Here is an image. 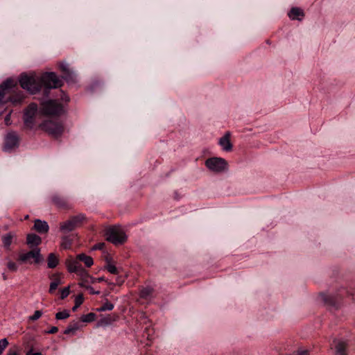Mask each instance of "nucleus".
<instances>
[{
    "mask_svg": "<svg viewBox=\"0 0 355 355\" xmlns=\"http://www.w3.org/2000/svg\"><path fill=\"white\" fill-rule=\"evenodd\" d=\"M105 244L103 243H98L96 245H95L93 248H92V250H102L104 247Z\"/></svg>",
    "mask_w": 355,
    "mask_h": 355,
    "instance_id": "ea45409f",
    "label": "nucleus"
},
{
    "mask_svg": "<svg viewBox=\"0 0 355 355\" xmlns=\"http://www.w3.org/2000/svg\"><path fill=\"white\" fill-rule=\"evenodd\" d=\"M64 101H65L66 102H68V101H69V98L67 96V97L64 98Z\"/></svg>",
    "mask_w": 355,
    "mask_h": 355,
    "instance_id": "49530a36",
    "label": "nucleus"
},
{
    "mask_svg": "<svg viewBox=\"0 0 355 355\" xmlns=\"http://www.w3.org/2000/svg\"><path fill=\"white\" fill-rule=\"evenodd\" d=\"M205 166L213 172L221 173L227 169V162L223 158L211 157L206 160Z\"/></svg>",
    "mask_w": 355,
    "mask_h": 355,
    "instance_id": "423d86ee",
    "label": "nucleus"
},
{
    "mask_svg": "<svg viewBox=\"0 0 355 355\" xmlns=\"http://www.w3.org/2000/svg\"><path fill=\"white\" fill-rule=\"evenodd\" d=\"M288 15L291 20L302 21L304 17V11L297 7L292 8Z\"/></svg>",
    "mask_w": 355,
    "mask_h": 355,
    "instance_id": "4468645a",
    "label": "nucleus"
},
{
    "mask_svg": "<svg viewBox=\"0 0 355 355\" xmlns=\"http://www.w3.org/2000/svg\"><path fill=\"white\" fill-rule=\"evenodd\" d=\"M320 296L322 300L327 304H334L336 302L334 297L331 295H327L326 293H321Z\"/></svg>",
    "mask_w": 355,
    "mask_h": 355,
    "instance_id": "4be33fe9",
    "label": "nucleus"
},
{
    "mask_svg": "<svg viewBox=\"0 0 355 355\" xmlns=\"http://www.w3.org/2000/svg\"><path fill=\"white\" fill-rule=\"evenodd\" d=\"M334 344V347L336 349L335 355H347L346 349H347V343L346 342L340 340L335 339L333 341Z\"/></svg>",
    "mask_w": 355,
    "mask_h": 355,
    "instance_id": "ddd939ff",
    "label": "nucleus"
},
{
    "mask_svg": "<svg viewBox=\"0 0 355 355\" xmlns=\"http://www.w3.org/2000/svg\"><path fill=\"white\" fill-rule=\"evenodd\" d=\"M16 238V234L12 232H8L2 237L3 244L5 248L9 249L10 246L14 239Z\"/></svg>",
    "mask_w": 355,
    "mask_h": 355,
    "instance_id": "f3484780",
    "label": "nucleus"
},
{
    "mask_svg": "<svg viewBox=\"0 0 355 355\" xmlns=\"http://www.w3.org/2000/svg\"><path fill=\"white\" fill-rule=\"evenodd\" d=\"M6 355H20L18 347L13 346L12 347H10L8 350Z\"/></svg>",
    "mask_w": 355,
    "mask_h": 355,
    "instance_id": "c85d7f7f",
    "label": "nucleus"
},
{
    "mask_svg": "<svg viewBox=\"0 0 355 355\" xmlns=\"http://www.w3.org/2000/svg\"><path fill=\"white\" fill-rule=\"evenodd\" d=\"M76 274H78V275H80V276H81L83 277H89V275L86 272L85 270V272H77Z\"/></svg>",
    "mask_w": 355,
    "mask_h": 355,
    "instance_id": "c03bdc74",
    "label": "nucleus"
},
{
    "mask_svg": "<svg viewBox=\"0 0 355 355\" xmlns=\"http://www.w3.org/2000/svg\"><path fill=\"white\" fill-rule=\"evenodd\" d=\"M52 201L55 205L59 208L67 209L69 208L67 200L59 195H54L52 197Z\"/></svg>",
    "mask_w": 355,
    "mask_h": 355,
    "instance_id": "dca6fc26",
    "label": "nucleus"
},
{
    "mask_svg": "<svg viewBox=\"0 0 355 355\" xmlns=\"http://www.w3.org/2000/svg\"><path fill=\"white\" fill-rule=\"evenodd\" d=\"M72 239L69 236L62 238L61 247L64 249H68L71 247Z\"/></svg>",
    "mask_w": 355,
    "mask_h": 355,
    "instance_id": "b1692460",
    "label": "nucleus"
},
{
    "mask_svg": "<svg viewBox=\"0 0 355 355\" xmlns=\"http://www.w3.org/2000/svg\"><path fill=\"white\" fill-rule=\"evenodd\" d=\"M103 280H104V278H103V277H98V278L96 279V281H97L98 282H102V281H103Z\"/></svg>",
    "mask_w": 355,
    "mask_h": 355,
    "instance_id": "a18cd8bd",
    "label": "nucleus"
},
{
    "mask_svg": "<svg viewBox=\"0 0 355 355\" xmlns=\"http://www.w3.org/2000/svg\"><path fill=\"white\" fill-rule=\"evenodd\" d=\"M76 269V261H72L68 265V270L70 272H74Z\"/></svg>",
    "mask_w": 355,
    "mask_h": 355,
    "instance_id": "4c0bfd02",
    "label": "nucleus"
},
{
    "mask_svg": "<svg viewBox=\"0 0 355 355\" xmlns=\"http://www.w3.org/2000/svg\"><path fill=\"white\" fill-rule=\"evenodd\" d=\"M47 264L49 268H54L58 264V259L54 253L49 254Z\"/></svg>",
    "mask_w": 355,
    "mask_h": 355,
    "instance_id": "412c9836",
    "label": "nucleus"
},
{
    "mask_svg": "<svg viewBox=\"0 0 355 355\" xmlns=\"http://www.w3.org/2000/svg\"><path fill=\"white\" fill-rule=\"evenodd\" d=\"M114 309V304H112L110 302H106L103 304V306H101L100 308H98L97 310L98 311H111Z\"/></svg>",
    "mask_w": 355,
    "mask_h": 355,
    "instance_id": "cd10ccee",
    "label": "nucleus"
},
{
    "mask_svg": "<svg viewBox=\"0 0 355 355\" xmlns=\"http://www.w3.org/2000/svg\"><path fill=\"white\" fill-rule=\"evenodd\" d=\"M85 219V216L83 214H78L77 216L71 217L69 220L62 222L60 224V230L62 233H67L71 232L79 224H80Z\"/></svg>",
    "mask_w": 355,
    "mask_h": 355,
    "instance_id": "0eeeda50",
    "label": "nucleus"
},
{
    "mask_svg": "<svg viewBox=\"0 0 355 355\" xmlns=\"http://www.w3.org/2000/svg\"><path fill=\"white\" fill-rule=\"evenodd\" d=\"M76 258L78 260L83 261L88 268L91 267L94 263L93 259L90 256H87L85 254H80Z\"/></svg>",
    "mask_w": 355,
    "mask_h": 355,
    "instance_id": "6ab92c4d",
    "label": "nucleus"
},
{
    "mask_svg": "<svg viewBox=\"0 0 355 355\" xmlns=\"http://www.w3.org/2000/svg\"><path fill=\"white\" fill-rule=\"evenodd\" d=\"M40 126L42 130L54 137H60L64 130V127L60 122L51 120L43 122Z\"/></svg>",
    "mask_w": 355,
    "mask_h": 355,
    "instance_id": "39448f33",
    "label": "nucleus"
},
{
    "mask_svg": "<svg viewBox=\"0 0 355 355\" xmlns=\"http://www.w3.org/2000/svg\"><path fill=\"white\" fill-rule=\"evenodd\" d=\"M26 355H42L41 352H33V347L26 352Z\"/></svg>",
    "mask_w": 355,
    "mask_h": 355,
    "instance_id": "79ce46f5",
    "label": "nucleus"
},
{
    "mask_svg": "<svg viewBox=\"0 0 355 355\" xmlns=\"http://www.w3.org/2000/svg\"><path fill=\"white\" fill-rule=\"evenodd\" d=\"M3 279H6V277L5 275H3Z\"/></svg>",
    "mask_w": 355,
    "mask_h": 355,
    "instance_id": "09e8293b",
    "label": "nucleus"
},
{
    "mask_svg": "<svg viewBox=\"0 0 355 355\" xmlns=\"http://www.w3.org/2000/svg\"><path fill=\"white\" fill-rule=\"evenodd\" d=\"M53 280L50 284L49 293H53L58 286L62 284L60 278L58 275H53L51 277Z\"/></svg>",
    "mask_w": 355,
    "mask_h": 355,
    "instance_id": "aec40b11",
    "label": "nucleus"
},
{
    "mask_svg": "<svg viewBox=\"0 0 355 355\" xmlns=\"http://www.w3.org/2000/svg\"><path fill=\"white\" fill-rule=\"evenodd\" d=\"M70 316L69 312L67 310H64L63 311L58 312L55 314V318L57 320H64L68 318Z\"/></svg>",
    "mask_w": 355,
    "mask_h": 355,
    "instance_id": "a878e982",
    "label": "nucleus"
},
{
    "mask_svg": "<svg viewBox=\"0 0 355 355\" xmlns=\"http://www.w3.org/2000/svg\"><path fill=\"white\" fill-rule=\"evenodd\" d=\"M309 352L307 349H300L294 352L292 355H309Z\"/></svg>",
    "mask_w": 355,
    "mask_h": 355,
    "instance_id": "e433bc0d",
    "label": "nucleus"
},
{
    "mask_svg": "<svg viewBox=\"0 0 355 355\" xmlns=\"http://www.w3.org/2000/svg\"><path fill=\"white\" fill-rule=\"evenodd\" d=\"M33 229L40 234H45L49 232V227L46 221L36 219L34 221Z\"/></svg>",
    "mask_w": 355,
    "mask_h": 355,
    "instance_id": "f8f14e48",
    "label": "nucleus"
},
{
    "mask_svg": "<svg viewBox=\"0 0 355 355\" xmlns=\"http://www.w3.org/2000/svg\"><path fill=\"white\" fill-rule=\"evenodd\" d=\"M10 116H11V112H10L9 114H8L6 117H5V123L8 125L11 123V121H10Z\"/></svg>",
    "mask_w": 355,
    "mask_h": 355,
    "instance_id": "a19ab883",
    "label": "nucleus"
},
{
    "mask_svg": "<svg viewBox=\"0 0 355 355\" xmlns=\"http://www.w3.org/2000/svg\"><path fill=\"white\" fill-rule=\"evenodd\" d=\"M37 110V105L35 103H31L27 107L25 113L24 121L26 125L31 126L33 124V117Z\"/></svg>",
    "mask_w": 355,
    "mask_h": 355,
    "instance_id": "9d476101",
    "label": "nucleus"
},
{
    "mask_svg": "<svg viewBox=\"0 0 355 355\" xmlns=\"http://www.w3.org/2000/svg\"><path fill=\"white\" fill-rule=\"evenodd\" d=\"M41 243L42 239L35 234H28L26 236V243L30 248H37Z\"/></svg>",
    "mask_w": 355,
    "mask_h": 355,
    "instance_id": "2eb2a0df",
    "label": "nucleus"
},
{
    "mask_svg": "<svg viewBox=\"0 0 355 355\" xmlns=\"http://www.w3.org/2000/svg\"><path fill=\"white\" fill-rule=\"evenodd\" d=\"M8 345V341L6 338L0 340V355L2 354L4 349Z\"/></svg>",
    "mask_w": 355,
    "mask_h": 355,
    "instance_id": "7c9ffc66",
    "label": "nucleus"
},
{
    "mask_svg": "<svg viewBox=\"0 0 355 355\" xmlns=\"http://www.w3.org/2000/svg\"><path fill=\"white\" fill-rule=\"evenodd\" d=\"M58 331V328L57 327H52L49 331H46V334H55Z\"/></svg>",
    "mask_w": 355,
    "mask_h": 355,
    "instance_id": "58836bf2",
    "label": "nucleus"
},
{
    "mask_svg": "<svg viewBox=\"0 0 355 355\" xmlns=\"http://www.w3.org/2000/svg\"><path fill=\"white\" fill-rule=\"evenodd\" d=\"M24 98L21 91H18L16 81L8 79L0 85V105L8 102L20 103Z\"/></svg>",
    "mask_w": 355,
    "mask_h": 355,
    "instance_id": "f03ea898",
    "label": "nucleus"
},
{
    "mask_svg": "<svg viewBox=\"0 0 355 355\" xmlns=\"http://www.w3.org/2000/svg\"><path fill=\"white\" fill-rule=\"evenodd\" d=\"M7 268L11 272H16L18 269V266L16 264V263L9 261L7 263Z\"/></svg>",
    "mask_w": 355,
    "mask_h": 355,
    "instance_id": "c756f323",
    "label": "nucleus"
},
{
    "mask_svg": "<svg viewBox=\"0 0 355 355\" xmlns=\"http://www.w3.org/2000/svg\"><path fill=\"white\" fill-rule=\"evenodd\" d=\"M74 272H85V269L83 268L81 265L77 261H76V269Z\"/></svg>",
    "mask_w": 355,
    "mask_h": 355,
    "instance_id": "c9c22d12",
    "label": "nucleus"
},
{
    "mask_svg": "<svg viewBox=\"0 0 355 355\" xmlns=\"http://www.w3.org/2000/svg\"><path fill=\"white\" fill-rule=\"evenodd\" d=\"M80 327V324L79 322L72 321L71 322L66 329L64 331V334H74L77 330H78Z\"/></svg>",
    "mask_w": 355,
    "mask_h": 355,
    "instance_id": "a211bd4d",
    "label": "nucleus"
},
{
    "mask_svg": "<svg viewBox=\"0 0 355 355\" xmlns=\"http://www.w3.org/2000/svg\"><path fill=\"white\" fill-rule=\"evenodd\" d=\"M84 298L82 294H80L76 297L75 305L72 308V310L75 311L78 307H79L83 302Z\"/></svg>",
    "mask_w": 355,
    "mask_h": 355,
    "instance_id": "bb28decb",
    "label": "nucleus"
},
{
    "mask_svg": "<svg viewBox=\"0 0 355 355\" xmlns=\"http://www.w3.org/2000/svg\"><path fill=\"white\" fill-rule=\"evenodd\" d=\"M69 293H70V291H69V286L64 288L61 291L60 298L61 299H64L65 297H67L69 295Z\"/></svg>",
    "mask_w": 355,
    "mask_h": 355,
    "instance_id": "72a5a7b5",
    "label": "nucleus"
},
{
    "mask_svg": "<svg viewBox=\"0 0 355 355\" xmlns=\"http://www.w3.org/2000/svg\"><path fill=\"white\" fill-rule=\"evenodd\" d=\"M231 132L227 131L225 133L224 136L219 139V145L223 150L230 152L232 150V144L230 141Z\"/></svg>",
    "mask_w": 355,
    "mask_h": 355,
    "instance_id": "9b49d317",
    "label": "nucleus"
},
{
    "mask_svg": "<svg viewBox=\"0 0 355 355\" xmlns=\"http://www.w3.org/2000/svg\"><path fill=\"white\" fill-rule=\"evenodd\" d=\"M41 112L47 116H58L64 112V107L57 100H49L42 103Z\"/></svg>",
    "mask_w": 355,
    "mask_h": 355,
    "instance_id": "7ed1b4c3",
    "label": "nucleus"
},
{
    "mask_svg": "<svg viewBox=\"0 0 355 355\" xmlns=\"http://www.w3.org/2000/svg\"><path fill=\"white\" fill-rule=\"evenodd\" d=\"M106 235L107 240L115 245L123 243L126 240V236L123 231L116 227L108 230Z\"/></svg>",
    "mask_w": 355,
    "mask_h": 355,
    "instance_id": "6e6552de",
    "label": "nucleus"
},
{
    "mask_svg": "<svg viewBox=\"0 0 355 355\" xmlns=\"http://www.w3.org/2000/svg\"><path fill=\"white\" fill-rule=\"evenodd\" d=\"M42 315V312L41 311L37 310L34 312L33 315L30 316L29 319L31 320H37L39 319Z\"/></svg>",
    "mask_w": 355,
    "mask_h": 355,
    "instance_id": "473e14b6",
    "label": "nucleus"
},
{
    "mask_svg": "<svg viewBox=\"0 0 355 355\" xmlns=\"http://www.w3.org/2000/svg\"><path fill=\"white\" fill-rule=\"evenodd\" d=\"M62 70H63V71H67V69H66V67H62Z\"/></svg>",
    "mask_w": 355,
    "mask_h": 355,
    "instance_id": "de8ad7c7",
    "label": "nucleus"
},
{
    "mask_svg": "<svg viewBox=\"0 0 355 355\" xmlns=\"http://www.w3.org/2000/svg\"><path fill=\"white\" fill-rule=\"evenodd\" d=\"M87 289L89 291V293H90L91 294H99V293H100V292H99V291H95L94 290V288H93L92 287H91V286L87 287Z\"/></svg>",
    "mask_w": 355,
    "mask_h": 355,
    "instance_id": "37998d69",
    "label": "nucleus"
},
{
    "mask_svg": "<svg viewBox=\"0 0 355 355\" xmlns=\"http://www.w3.org/2000/svg\"><path fill=\"white\" fill-rule=\"evenodd\" d=\"M153 293V289L150 287L143 288L140 291V297L143 298H147L151 296Z\"/></svg>",
    "mask_w": 355,
    "mask_h": 355,
    "instance_id": "5701e85b",
    "label": "nucleus"
},
{
    "mask_svg": "<svg viewBox=\"0 0 355 355\" xmlns=\"http://www.w3.org/2000/svg\"><path fill=\"white\" fill-rule=\"evenodd\" d=\"M19 145V137L14 132H8L5 137V144L3 146L4 151H10Z\"/></svg>",
    "mask_w": 355,
    "mask_h": 355,
    "instance_id": "1a4fd4ad",
    "label": "nucleus"
},
{
    "mask_svg": "<svg viewBox=\"0 0 355 355\" xmlns=\"http://www.w3.org/2000/svg\"><path fill=\"white\" fill-rule=\"evenodd\" d=\"M19 83L23 89L31 94L38 92L42 86L50 89L60 87L63 84L62 80L53 72L44 73L40 77L35 74L21 75Z\"/></svg>",
    "mask_w": 355,
    "mask_h": 355,
    "instance_id": "f257e3e1",
    "label": "nucleus"
},
{
    "mask_svg": "<svg viewBox=\"0 0 355 355\" xmlns=\"http://www.w3.org/2000/svg\"><path fill=\"white\" fill-rule=\"evenodd\" d=\"M96 318V315L94 313H89L86 315H83L81 316L80 319L82 322H93Z\"/></svg>",
    "mask_w": 355,
    "mask_h": 355,
    "instance_id": "393cba45",
    "label": "nucleus"
},
{
    "mask_svg": "<svg viewBox=\"0 0 355 355\" xmlns=\"http://www.w3.org/2000/svg\"><path fill=\"white\" fill-rule=\"evenodd\" d=\"M74 272H85V269L83 268L81 265L77 261H76V269Z\"/></svg>",
    "mask_w": 355,
    "mask_h": 355,
    "instance_id": "f704fd0d",
    "label": "nucleus"
},
{
    "mask_svg": "<svg viewBox=\"0 0 355 355\" xmlns=\"http://www.w3.org/2000/svg\"><path fill=\"white\" fill-rule=\"evenodd\" d=\"M105 268L112 274H117L118 269L112 264L108 263L105 266Z\"/></svg>",
    "mask_w": 355,
    "mask_h": 355,
    "instance_id": "2f4dec72",
    "label": "nucleus"
},
{
    "mask_svg": "<svg viewBox=\"0 0 355 355\" xmlns=\"http://www.w3.org/2000/svg\"><path fill=\"white\" fill-rule=\"evenodd\" d=\"M44 260L41 253L40 248H34L33 250L26 252H20L18 257V261L22 263H35L39 264Z\"/></svg>",
    "mask_w": 355,
    "mask_h": 355,
    "instance_id": "20e7f679",
    "label": "nucleus"
}]
</instances>
